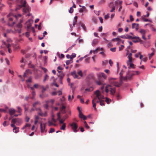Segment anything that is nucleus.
<instances>
[{
  "instance_id": "3c124183",
  "label": "nucleus",
  "mask_w": 156,
  "mask_h": 156,
  "mask_svg": "<svg viewBox=\"0 0 156 156\" xmlns=\"http://www.w3.org/2000/svg\"><path fill=\"white\" fill-rule=\"evenodd\" d=\"M58 120L59 121V123L60 124H64V123H65L64 122V121H65V120H62L61 119H60L59 120Z\"/></svg>"
},
{
  "instance_id": "f257e3e1",
  "label": "nucleus",
  "mask_w": 156,
  "mask_h": 156,
  "mask_svg": "<svg viewBox=\"0 0 156 156\" xmlns=\"http://www.w3.org/2000/svg\"><path fill=\"white\" fill-rule=\"evenodd\" d=\"M21 5L23 7L22 11L23 12V15H25V13L31 11L30 7L28 4H27V2L25 0L23 1Z\"/></svg>"
},
{
  "instance_id": "7c9ffc66",
  "label": "nucleus",
  "mask_w": 156,
  "mask_h": 156,
  "mask_svg": "<svg viewBox=\"0 0 156 156\" xmlns=\"http://www.w3.org/2000/svg\"><path fill=\"white\" fill-rule=\"evenodd\" d=\"M115 85L117 87H119L121 86V84L117 82H115Z\"/></svg>"
},
{
  "instance_id": "ea45409f",
  "label": "nucleus",
  "mask_w": 156,
  "mask_h": 156,
  "mask_svg": "<svg viewBox=\"0 0 156 156\" xmlns=\"http://www.w3.org/2000/svg\"><path fill=\"white\" fill-rule=\"evenodd\" d=\"M140 32L141 34H146L145 30L143 29H141L140 30Z\"/></svg>"
},
{
  "instance_id": "864d4df0",
  "label": "nucleus",
  "mask_w": 156,
  "mask_h": 156,
  "mask_svg": "<svg viewBox=\"0 0 156 156\" xmlns=\"http://www.w3.org/2000/svg\"><path fill=\"white\" fill-rule=\"evenodd\" d=\"M42 25V23L40 22L39 23V24L38 25V29L39 30H41V26Z\"/></svg>"
},
{
  "instance_id": "aec40b11",
  "label": "nucleus",
  "mask_w": 156,
  "mask_h": 156,
  "mask_svg": "<svg viewBox=\"0 0 156 156\" xmlns=\"http://www.w3.org/2000/svg\"><path fill=\"white\" fill-rule=\"evenodd\" d=\"M22 7H23L22 6V5H19L16 7L15 9V10L16 11H17V10L20 9Z\"/></svg>"
},
{
  "instance_id": "ddd939ff",
  "label": "nucleus",
  "mask_w": 156,
  "mask_h": 156,
  "mask_svg": "<svg viewBox=\"0 0 156 156\" xmlns=\"http://www.w3.org/2000/svg\"><path fill=\"white\" fill-rule=\"evenodd\" d=\"M79 116L80 119H83L84 120H86L87 119V117L83 114L82 112L80 114V113H79Z\"/></svg>"
},
{
  "instance_id": "0eeeda50",
  "label": "nucleus",
  "mask_w": 156,
  "mask_h": 156,
  "mask_svg": "<svg viewBox=\"0 0 156 156\" xmlns=\"http://www.w3.org/2000/svg\"><path fill=\"white\" fill-rule=\"evenodd\" d=\"M127 64L128 66H129L128 69H129L130 68H132L133 69H135L134 65L132 61H131L130 62H127Z\"/></svg>"
},
{
  "instance_id": "37998d69",
  "label": "nucleus",
  "mask_w": 156,
  "mask_h": 156,
  "mask_svg": "<svg viewBox=\"0 0 156 156\" xmlns=\"http://www.w3.org/2000/svg\"><path fill=\"white\" fill-rule=\"evenodd\" d=\"M17 108L18 110V112L19 113H21L22 111V109L21 107H17Z\"/></svg>"
},
{
  "instance_id": "e433bc0d",
  "label": "nucleus",
  "mask_w": 156,
  "mask_h": 156,
  "mask_svg": "<svg viewBox=\"0 0 156 156\" xmlns=\"http://www.w3.org/2000/svg\"><path fill=\"white\" fill-rule=\"evenodd\" d=\"M48 122L49 123V126H51V125H56V124H55L53 123L52 122H51L50 121H48Z\"/></svg>"
},
{
  "instance_id": "8fccbe9b",
  "label": "nucleus",
  "mask_w": 156,
  "mask_h": 156,
  "mask_svg": "<svg viewBox=\"0 0 156 156\" xmlns=\"http://www.w3.org/2000/svg\"><path fill=\"white\" fill-rule=\"evenodd\" d=\"M100 50V48L99 47L97 48L94 51L93 53L94 54H95L97 53V51Z\"/></svg>"
},
{
  "instance_id": "c756f323",
  "label": "nucleus",
  "mask_w": 156,
  "mask_h": 156,
  "mask_svg": "<svg viewBox=\"0 0 156 156\" xmlns=\"http://www.w3.org/2000/svg\"><path fill=\"white\" fill-rule=\"evenodd\" d=\"M48 57L47 56H45L43 57L44 61V63H45L47 62Z\"/></svg>"
},
{
  "instance_id": "a18cd8bd",
  "label": "nucleus",
  "mask_w": 156,
  "mask_h": 156,
  "mask_svg": "<svg viewBox=\"0 0 156 156\" xmlns=\"http://www.w3.org/2000/svg\"><path fill=\"white\" fill-rule=\"evenodd\" d=\"M14 124H15L16 123V118H13L11 121Z\"/></svg>"
},
{
  "instance_id": "423d86ee",
  "label": "nucleus",
  "mask_w": 156,
  "mask_h": 156,
  "mask_svg": "<svg viewBox=\"0 0 156 156\" xmlns=\"http://www.w3.org/2000/svg\"><path fill=\"white\" fill-rule=\"evenodd\" d=\"M119 37H117L115 38L112 39L111 41H117V42L121 43L122 44H123L124 43V40H122L121 39L119 38Z\"/></svg>"
},
{
  "instance_id": "393cba45",
  "label": "nucleus",
  "mask_w": 156,
  "mask_h": 156,
  "mask_svg": "<svg viewBox=\"0 0 156 156\" xmlns=\"http://www.w3.org/2000/svg\"><path fill=\"white\" fill-rule=\"evenodd\" d=\"M51 85H52V86L54 85L56 87H59L58 85L56 83L55 80V79L53 81V82L52 83Z\"/></svg>"
},
{
  "instance_id": "473e14b6",
  "label": "nucleus",
  "mask_w": 156,
  "mask_h": 156,
  "mask_svg": "<svg viewBox=\"0 0 156 156\" xmlns=\"http://www.w3.org/2000/svg\"><path fill=\"white\" fill-rule=\"evenodd\" d=\"M16 27H17L21 28L22 27V25L20 23H19L16 25Z\"/></svg>"
},
{
  "instance_id": "f8f14e48",
  "label": "nucleus",
  "mask_w": 156,
  "mask_h": 156,
  "mask_svg": "<svg viewBox=\"0 0 156 156\" xmlns=\"http://www.w3.org/2000/svg\"><path fill=\"white\" fill-rule=\"evenodd\" d=\"M16 110L13 108L10 109L9 110V113L11 116L13 115L16 112Z\"/></svg>"
},
{
  "instance_id": "a211bd4d",
  "label": "nucleus",
  "mask_w": 156,
  "mask_h": 156,
  "mask_svg": "<svg viewBox=\"0 0 156 156\" xmlns=\"http://www.w3.org/2000/svg\"><path fill=\"white\" fill-rule=\"evenodd\" d=\"M73 62V59L68 60L66 61V63L67 65H68L69 64L72 63Z\"/></svg>"
},
{
  "instance_id": "a878e982",
  "label": "nucleus",
  "mask_w": 156,
  "mask_h": 156,
  "mask_svg": "<svg viewBox=\"0 0 156 156\" xmlns=\"http://www.w3.org/2000/svg\"><path fill=\"white\" fill-rule=\"evenodd\" d=\"M107 63H108V60H105L104 61H102V65L103 66H106Z\"/></svg>"
},
{
  "instance_id": "9b49d317",
  "label": "nucleus",
  "mask_w": 156,
  "mask_h": 156,
  "mask_svg": "<svg viewBox=\"0 0 156 156\" xmlns=\"http://www.w3.org/2000/svg\"><path fill=\"white\" fill-rule=\"evenodd\" d=\"M57 71L58 73H62V75L60 76L59 78V82L61 84H63L62 80L64 77V75L63 73L62 72V71H59L58 70H57Z\"/></svg>"
},
{
  "instance_id": "c03bdc74",
  "label": "nucleus",
  "mask_w": 156,
  "mask_h": 156,
  "mask_svg": "<svg viewBox=\"0 0 156 156\" xmlns=\"http://www.w3.org/2000/svg\"><path fill=\"white\" fill-rule=\"evenodd\" d=\"M108 6L110 8L113 7V6H115L114 5H113V3L112 2H111L109 3Z\"/></svg>"
},
{
  "instance_id": "2eb2a0df",
  "label": "nucleus",
  "mask_w": 156,
  "mask_h": 156,
  "mask_svg": "<svg viewBox=\"0 0 156 156\" xmlns=\"http://www.w3.org/2000/svg\"><path fill=\"white\" fill-rule=\"evenodd\" d=\"M22 122V120L21 119L17 118H16V125H19Z\"/></svg>"
},
{
  "instance_id": "4c0bfd02",
  "label": "nucleus",
  "mask_w": 156,
  "mask_h": 156,
  "mask_svg": "<svg viewBox=\"0 0 156 156\" xmlns=\"http://www.w3.org/2000/svg\"><path fill=\"white\" fill-rule=\"evenodd\" d=\"M7 121H5L3 123L2 125L4 127H5L6 126H7L9 124V123H8V124H6Z\"/></svg>"
},
{
  "instance_id": "c85d7f7f",
  "label": "nucleus",
  "mask_w": 156,
  "mask_h": 156,
  "mask_svg": "<svg viewBox=\"0 0 156 156\" xmlns=\"http://www.w3.org/2000/svg\"><path fill=\"white\" fill-rule=\"evenodd\" d=\"M55 131V129L54 128H51L48 131V133H52L53 132H54Z\"/></svg>"
},
{
  "instance_id": "603ef678",
  "label": "nucleus",
  "mask_w": 156,
  "mask_h": 156,
  "mask_svg": "<svg viewBox=\"0 0 156 156\" xmlns=\"http://www.w3.org/2000/svg\"><path fill=\"white\" fill-rule=\"evenodd\" d=\"M116 49V47H114L113 48H112L110 49V50L113 52H115V49Z\"/></svg>"
},
{
  "instance_id": "f03ea898",
  "label": "nucleus",
  "mask_w": 156,
  "mask_h": 156,
  "mask_svg": "<svg viewBox=\"0 0 156 156\" xmlns=\"http://www.w3.org/2000/svg\"><path fill=\"white\" fill-rule=\"evenodd\" d=\"M70 126L71 127L73 132L76 133L78 132V130L77 128L78 126L76 122H73L72 123L70 124Z\"/></svg>"
},
{
  "instance_id": "5fc2aeb1",
  "label": "nucleus",
  "mask_w": 156,
  "mask_h": 156,
  "mask_svg": "<svg viewBox=\"0 0 156 156\" xmlns=\"http://www.w3.org/2000/svg\"><path fill=\"white\" fill-rule=\"evenodd\" d=\"M31 55V54H29V53L27 54L26 55V58H29L30 57Z\"/></svg>"
},
{
  "instance_id": "5701e85b",
  "label": "nucleus",
  "mask_w": 156,
  "mask_h": 156,
  "mask_svg": "<svg viewBox=\"0 0 156 156\" xmlns=\"http://www.w3.org/2000/svg\"><path fill=\"white\" fill-rule=\"evenodd\" d=\"M105 101L107 104H109L111 101V99L108 98L107 97H105Z\"/></svg>"
},
{
  "instance_id": "c9c22d12",
  "label": "nucleus",
  "mask_w": 156,
  "mask_h": 156,
  "mask_svg": "<svg viewBox=\"0 0 156 156\" xmlns=\"http://www.w3.org/2000/svg\"><path fill=\"white\" fill-rule=\"evenodd\" d=\"M116 97L117 98V100L118 101L121 98V97L119 94H118L116 95Z\"/></svg>"
},
{
  "instance_id": "79ce46f5",
  "label": "nucleus",
  "mask_w": 156,
  "mask_h": 156,
  "mask_svg": "<svg viewBox=\"0 0 156 156\" xmlns=\"http://www.w3.org/2000/svg\"><path fill=\"white\" fill-rule=\"evenodd\" d=\"M100 105L101 106H103L105 105V104L104 102V101L102 100H101V101L100 103Z\"/></svg>"
},
{
  "instance_id": "412c9836",
  "label": "nucleus",
  "mask_w": 156,
  "mask_h": 156,
  "mask_svg": "<svg viewBox=\"0 0 156 156\" xmlns=\"http://www.w3.org/2000/svg\"><path fill=\"white\" fill-rule=\"evenodd\" d=\"M133 39H137L139 40V41H140L141 40V38L139 36H134L133 37L132 36L131 39L133 40Z\"/></svg>"
},
{
  "instance_id": "0e129e2a",
  "label": "nucleus",
  "mask_w": 156,
  "mask_h": 156,
  "mask_svg": "<svg viewBox=\"0 0 156 156\" xmlns=\"http://www.w3.org/2000/svg\"><path fill=\"white\" fill-rule=\"evenodd\" d=\"M66 108V107L64 105H62L61 107H60V110H63V109H65Z\"/></svg>"
},
{
  "instance_id": "2f4dec72",
  "label": "nucleus",
  "mask_w": 156,
  "mask_h": 156,
  "mask_svg": "<svg viewBox=\"0 0 156 156\" xmlns=\"http://www.w3.org/2000/svg\"><path fill=\"white\" fill-rule=\"evenodd\" d=\"M71 56V59H73V58L75 57L76 56V54L75 53H73Z\"/></svg>"
},
{
  "instance_id": "69168bd1",
  "label": "nucleus",
  "mask_w": 156,
  "mask_h": 156,
  "mask_svg": "<svg viewBox=\"0 0 156 156\" xmlns=\"http://www.w3.org/2000/svg\"><path fill=\"white\" fill-rule=\"evenodd\" d=\"M41 69L43 70L44 72L45 73H46L47 72V69L45 68H44V67H41Z\"/></svg>"
},
{
  "instance_id": "cd10ccee",
  "label": "nucleus",
  "mask_w": 156,
  "mask_h": 156,
  "mask_svg": "<svg viewBox=\"0 0 156 156\" xmlns=\"http://www.w3.org/2000/svg\"><path fill=\"white\" fill-rule=\"evenodd\" d=\"M77 74L79 75L81 77L83 76V74L81 70H80L77 72Z\"/></svg>"
},
{
  "instance_id": "a19ab883",
  "label": "nucleus",
  "mask_w": 156,
  "mask_h": 156,
  "mask_svg": "<svg viewBox=\"0 0 156 156\" xmlns=\"http://www.w3.org/2000/svg\"><path fill=\"white\" fill-rule=\"evenodd\" d=\"M73 7H71L70 8V9L69 10V12L70 13H72L73 12Z\"/></svg>"
},
{
  "instance_id": "e2e57ef3",
  "label": "nucleus",
  "mask_w": 156,
  "mask_h": 156,
  "mask_svg": "<svg viewBox=\"0 0 156 156\" xmlns=\"http://www.w3.org/2000/svg\"><path fill=\"white\" fill-rule=\"evenodd\" d=\"M57 93H58V95L60 96L62 94V89L60 90H59L57 91Z\"/></svg>"
},
{
  "instance_id": "72a5a7b5",
  "label": "nucleus",
  "mask_w": 156,
  "mask_h": 156,
  "mask_svg": "<svg viewBox=\"0 0 156 156\" xmlns=\"http://www.w3.org/2000/svg\"><path fill=\"white\" fill-rule=\"evenodd\" d=\"M154 52H152L151 54H148L149 55V58L150 60L151 59V57L154 55Z\"/></svg>"
},
{
  "instance_id": "680f3d73",
  "label": "nucleus",
  "mask_w": 156,
  "mask_h": 156,
  "mask_svg": "<svg viewBox=\"0 0 156 156\" xmlns=\"http://www.w3.org/2000/svg\"><path fill=\"white\" fill-rule=\"evenodd\" d=\"M109 64L110 66H112V64H113V62L112 61V60L111 59H110L109 60Z\"/></svg>"
},
{
  "instance_id": "b1692460",
  "label": "nucleus",
  "mask_w": 156,
  "mask_h": 156,
  "mask_svg": "<svg viewBox=\"0 0 156 156\" xmlns=\"http://www.w3.org/2000/svg\"><path fill=\"white\" fill-rule=\"evenodd\" d=\"M100 76L104 79H106L107 77V76H106L105 74L104 73H101L100 74Z\"/></svg>"
},
{
  "instance_id": "dca6fc26",
  "label": "nucleus",
  "mask_w": 156,
  "mask_h": 156,
  "mask_svg": "<svg viewBox=\"0 0 156 156\" xmlns=\"http://www.w3.org/2000/svg\"><path fill=\"white\" fill-rule=\"evenodd\" d=\"M132 53H129V55L127 57L128 58L129 60L127 61H128L129 62H130L131 61H132Z\"/></svg>"
},
{
  "instance_id": "de8ad7c7",
  "label": "nucleus",
  "mask_w": 156,
  "mask_h": 156,
  "mask_svg": "<svg viewBox=\"0 0 156 156\" xmlns=\"http://www.w3.org/2000/svg\"><path fill=\"white\" fill-rule=\"evenodd\" d=\"M90 59V57H88V58H86L85 59V62H86L87 63H89V60Z\"/></svg>"
},
{
  "instance_id": "6ab92c4d",
  "label": "nucleus",
  "mask_w": 156,
  "mask_h": 156,
  "mask_svg": "<svg viewBox=\"0 0 156 156\" xmlns=\"http://www.w3.org/2000/svg\"><path fill=\"white\" fill-rule=\"evenodd\" d=\"M66 123H64V124H62V125L60 127V129L62 130H65L66 128Z\"/></svg>"
},
{
  "instance_id": "6e6552de",
  "label": "nucleus",
  "mask_w": 156,
  "mask_h": 156,
  "mask_svg": "<svg viewBox=\"0 0 156 156\" xmlns=\"http://www.w3.org/2000/svg\"><path fill=\"white\" fill-rule=\"evenodd\" d=\"M71 74L73 76L74 79H80V78L79 77L78 75L76 74V71L75 70H74L73 72L71 73Z\"/></svg>"
},
{
  "instance_id": "13d9d810",
  "label": "nucleus",
  "mask_w": 156,
  "mask_h": 156,
  "mask_svg": "<svg viewBox=\"0 0 156 156\" xmlns=\"http://www.w3.org/2000/svg\"><path fill=\"white\" fill-rule=\"evenodd\" d=\"M38 115H40V116H46V115L45 114H44L42 112H39L38 113Z\"/></svg>"
},
{
  "instance_id": "09e8293b",
  "label": "nucleus",
  "mask_w": 156,
  "mask_h": 156,
  "mask_svg": "<svg viewBox=\"0 0 156 156\" xmlns=\"http://www.w3.org/2000/svg\"><path fill=\"white\" fill-rule=\"evenodd\" d=\"M48 77V76L47 74H46L45 75V76L44 77V79L43 80V82H45L46 81Z\"/></svg>"
},
{
  "instance_id": "bf43d9fd",
  "label": "nucleus",
  "mask_w": 156,
  "mask_h": 156,
  "mask_svg": "<svg viewBox=\"0 0 156 156\" xmlns=\"http://www.w3.org/2000/svg\"><path fill=\"white\" fill-rule=\"evenodd\" d=\"M25 34L26 37L27 38L29 37L30 36V33L28 32H26Z\"/></svg>"
},
{
  "instance_id": "39448f33",
  "label": "nucleus",
  "mask_w": 156,
  "mask_h": 156,
  "mask_svg": "<svg viewBox=\"0 0 156 156\" xmlns=\"http://www.w3.org/2000/svg\"><path fill=\"white\" fill-rule=\"evenodd\" d=\"M11 126L13 128V130L14 133H16L19 132V127L16 126L15 125V124L11 123Z\"/></svg>"
},
{
  "instance_id": "1a4fd4ad",
  "label": "nucleus",
  "mask_w": 156,
  "mask_h": 156,
  "mask_svg": "<svg viewBox=\"0 0 156 156\" xmlns=\"http://www.w3.org/2000/svg\"><path fill=\"white\" fill-rule=\"evenodd\" d=\"M94 94L96 95V97L98 98V100H100L101 98L100 96H101V93L100 90H97L94 92Z\"/></svg>"
},
{
  "instance_id": "9d476101",
  "label": "nucleus",
  "mask_w": 156,
  "mask_h": 156,
  "mask_svg": "<svg viewBox=\"0 0 156 156\" xmlns=\"http://www.w3.org/2000/svg\"><path fill=\"white\" fill-rule=\"evenodd\" d=\"M46 125L44 123L42 124V123L40 124V129L41 133H42L44 132L45 129Z\"/></svg>"
},
{
  "instance_id": "f3484780",
  "label": "nucleus",
  "mask_w": 156,
  "mask_h": 156,
  "mask_svg": "<svg viewBox=\"0 0 156 156\" xmlns=\"http://www.w3.org/2000/svg\"><path fill=\"white\" fill-rule=\"evenodd\" d=\"M98 43V41L97 40V39H94L93 41H92V46H94L96 44Z\"/></svg>"
},
{
  "instance_id": "20e7f679",
  "label": "nucleus",
  "mask_w": 156,
  "mask_h": 156,
  "mask_svg": "<svg viewBox=\"0 0 156 156\" xmlns=\"http://www.w3.org/2000/svg\"><path fill=\"white\" fill-rule=\"evenodd\" d=\"M132 71L128 70L126 73L128 76V80H130L133 76L135 75V73L134 72H132Z\"/></svg>"
},
{
  "instance_id": "4468645a",
  "label": "nucleus",
  "mask_w": 156,
  "mask_h": 156,
  "mask_svg": "<svg viewBox=\"0 0 156 156\" xmlns=\"http://www.w3.org/2000/svg\"><path fill=\"white\" fill-rule=\"evenodd\" d=\"M110 92V94L112 95L113 96L114 95L115 93V88H111Z\"/></svg>"
},
{
  "instance_id": "7ed1b4c3",
  "label": "nucleus",
  "mask_w": 156,
  "mask_h": 156,
  "mask_svg": "<svg viewBox=\"0 0 156 156\" xmlns=\"http://www.w3.org/2000/svg\"><path fill=\"white\" fill-rule=\"evenodd\" d=\"M132 71L128 70L126 73L128 76V80H130L133 76L135 75V73L134 72H132Z\"/></svg>"
},
{
  "instance_id": "4be33fe9",
  "label": "nucleus",
  "mask_w": 156,
  "mask_h": 156,
  "mask_svg": "<svg viewBox=\"0 0 156 156\" xmlns=\"http://www.w3.org/2000/svg\"><path fill=\"white\" fill-rule=\"evenodd\" d=\"M93 88L92 87H91L89 88H87L85 89L86 91L90 92L93 90Z\"/></svg>"
},
{
  "instance_id": "58836bf2",
  "label": "nucleus",
  "mask_w": 156,
  "mask_h": 156,
  "mask_svg": "<svg viewBox=\"0 0 156 156\" xmlns=\"http://www.w3.org/2000/svg\"><path fill=\"white\" fill-rule=\"evenodd\" d=\"M92 103L93 104V107L94 108H95V109H96V104L94 102V100H92Z\"/></svg>"
},
{
  "instance_id": "49530a36",
  "label": "nucleus",
  "mask_w": 156,
  "mask_h": 156,
  "mask_svg": "<svg viewBox=\"0 0 156 156\" xmlns=\"http://www.w3.org/2000/svg\"><path fill=\"white\" fill-rule=\"evenodd\" d=\"M126 39H131L132 36L129 35H128V34H126Z\"/></svg>"
},
{
  "instance_id": "774afa93",
  "label": "nucleus",
  "mask_w": 156,
  "mask_h": 156,
  "mask_svg": "<svg viewBox=\"0 0 156 156\" xmlns=\"http://www.w3.org/2000/svg\"><path fill=\"white\" fill-rule=\"evenodd\" d=\"M105 91L107 93H108L109 91V90H108V86H106L105 87Z\"/></svg>"
},
{
  "instance_id": "bb28decb",
  "label": "nucleus",
  "mask_w": 156,
  "mask_h": 156,
  "mask_svg": "<svg viewBox=\"0 0 156 156\" xmlns=\"http://www.w3.org/2000/svg\"><path fill=\"white\" fill-rule=\"evenodd\" d=\"M142 18L143 20V21L144 22H147L148 21H149L150 22H152V21L151 20H149L147 19H145L144 18H143L142 16Z\"/></svg>"
},
{
  "instance_id": "052dcab7",
  "label": "nucleus",
  "mask_w": 156,
  "mask_h": 156,
  "mask_svg": "<svg viewBox=\"0 0 156 156\" xmlns=\"http://www.w3.org/2000/svg\"><path fill=\"white\" fill-rule=\"evenodd\" d=\"M118 37L123 39H126V36L125 35H122L121 36H118Z\"/></svg>"
},
{
  "instance_id": "4d7b16f0",
  "label": "nucleus",
  "mask_w": 156,
  "mask_h": 156,
  "mask_svg": "<svg viewBox=\"0 0 156 156\" xmlns=\"http://www.w3.org/2000/svg\"><path fill=\"white\" fill-rule=\"evenodd\" d=\"M57 116H58V118L57 119V120H59L60 119H61V116H60V115L59 112H58L57 113Z\"/></svg>"
},
{
  "instance_id": "6e6d98bb",
  "label": "nucleus",
  "mask_w": 156,
  "mask_h": 156,
  "mask_svg": "<svg viewBox=\"0 0 156 156\" xmlns=\"http://www.w3.org/2000/svg\"><path fill=\"white\" fill-rule=\"evenodd\" d=\"M109 16L108 14H107V15H106L105 16V20H107L109 18Z\"/></svg>"
},
{
  "instance_id": "338daca9",
  "label": "nucleus",
  "mask_w": 156,
  "mask_h": 156,
  "mask_svg": "<svg viewBox=\"0 0 156 156\" xmlns=\"http://www.w3.org/2000/svg\"><path fill=\"white\" fill-rule=\"evenodd\" d=\"M82 27L83 30L84 31H86V28L85 26L83 24V25H82V26L81 27Z\"/></svg>"
},
{
  "instance_id": "f704fd0d",
  "label": "nucleus",
  "mask_w": 156,
  "mask_h": 156,
  "mask_svg": "<svg viewBox=\"0 0 156 156\" xmlns=\"http://www.w3.org/2000/svg\"><path fill=\"white\" fill-rule=\"evenodd\" d=\"M32 78L31 76H30L29 77V79L26 80L27 83L29 82L30 83L31 82Z\"/></svg>"
}]
</instances>
